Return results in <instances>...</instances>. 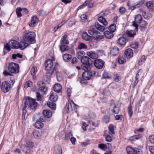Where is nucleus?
<instances>
[{"mask_svg": "<svg viewBox=\"0 0 154 154\" xmlns=\"http://www.w3.org/2000/svg\"><path fill=\"white\" fill-rule=\"evenodd\" d=\"M63 60L65 61H70L72 58V56L69 54H66L63 55Z\"/></svg>", "mask_w": 154, "mask_h": 154, "instance_id": "c85d7f7f", "label": "nucleus"}, {"mask_svg": "<svg viewBox=\"0 0 154 154\" xmlns=\"http://www.w3.org/2000/svg\"><path fill=\"white\" fill-rule=\"evenodd\" d=\"M91 0H87L83 4L79 6L77 10L81 9L83 8L84 7L86 6L88 3L91 2Z\"/></svg>", "mask_w": 154, "mask_h": 154, "instance_id": "58836bf2", "label": "nucleus"}, {"mask_svg": "<svg viewBox=\"0 0 154 154\" xmlns=\"http://www.w3.org/2000/svg\"><path fill=\"white\" fill-rule=\"evenodd\" d=\"M35 127L38 129L42 128L44 126L43 123L39 121H37L35 123Z\"/></svg>", "mask_w": 154, "mask_h": 154, "instance_id": "2f4dec72", "label": "nucleus"}, {"mask_svg": "<svg viewBox=\"0 0 154 154\" xmlns=\"http://www.w3.org/2000/svg\"><path fill=\"white\" fill-rule=\"evenodd\" d=\"M118 62L120 64H124L126 62V61L123 57H120L118 58Z\"/></svg>", "mask_w": 154, "mask_h": 154, "instance_id": "a19ab883", "label": "nucleus"}, {"mask_svg": "<svg viewBox=\"0 0 154 154\" xmlns=\"http://www.w3.org/2000/svg\"><path fill=\"white\" fill-rule=\"evenodd\" d=\"M78 48L79 50L86 49L88 48L87 46L84 43L81 42H78Z\"/></svg>", "mask_w": 154, "mask_h": 154, "instance_id": "b1692460", "label": "nucleus"}, {"mask_svg": "<svg viewBox=\"0 0 154 154\" xmlns=\"http://www.w3.org/2000/svg\"><path fill=\"white\" fill-rule=\"evenodd\" d=\"M67 35H65L63 36V38L60 41L61 44H69L68 41L67 39Z\"/></svg>", "mask_w": 154, "mask_h": 154, "instance_id": "f704fd0d", "label": "nucleus"}, {"mask_svg": "<svg viewBox=\"0 0 154 154\" xmlns=\"http://www.w3.org/2000/svg\"><path fill=\"white\" fill-rule=\"evenodd\" d=\"M8 71L5 70L3 72V74L5 76L11 75V73H18L19 71V66L17 63H10L8 64Z\"/></svg>", "mask_w": 154, "mask_h": 154, "instance_id": "f257e3e1", "label": "nucleus"}, {"mask_svg": "<svg viewBox=\"0 0 154 154\" xmlns=\"http://www.w3.org/2000/svg\"><path fill=\"white\" fill-rule=\"evenodd\" d=\"M125 54L127 58H131L133 56V51L130 48H128L125 52Z\"/></svg>", "mask_w": 154, "mask_h": 154, "instance_id": "4468645a", "label": "nucleus"}, {"mask_svg": "<svg viewBox=\"0 0 154 154\" xmlns=\"http://www.w3.org/2000/svg\"><path fill=\"white\" fill-rule=\"evenodd\" d=\"M90 124L94 127L97 126L98 125V122L97 120H94L93 121L89 122Z\"/></svg>", "mask_w": 154, "mask_h": 154, "instance_id": "a18cd8bd", "label": "nucleus"}, {"mask_svg": "<svg viewBox=\"0 0 154 154\" xmlns=\"http://www.w3.org/2000/svg\"><path fill=\"white\" fill-rule=\"evenodd\" d=\"M11 46L10 44H9V45H8L7 43H6L4 45L5 48L8 51H9L11 50Z\"/></svg>", "mask_w": 154, "mask_h": 154, "instance_id": "680f3d73", "label": "nucleus"}, {"mask_svg": "<svg viewBox=\"0 0 154 154\" xmlns=\"http://www.w3.org/2000/svg\"><path fill=\"white\" fill-rule=\"evenodd\" d=\"M27 106L28 109H32L37 107V103L35 99L31 98H24L23 100L22 107L26 109Z\"/></svg>", "mask_w": 154, "mask_h": 154, "instance_id": "f03ea898", "label": "nucleus"}, {"mask_svg": "<svg viewBox=\"0 0 154 154\" xmlns=\"http://www.w3.org/2000/svg\"><path fill=\"white\" fill-rule=\"evenodd\" d=\"M69 49V47L65 45H62L60 47V49L62 51H65L68 50Z\"/></svg>", "mask_w": 154, "mask_h": 154, "instance_id": "4c0bfd02", "label": "nucleus"}, {"mask_svg": "<svg viewBox=\"0 0 154 154\" xmlns=\"http://www.w3.org/2000/svg\"><path fill=\"white\" fill-rule=\"evenodd\" d=\"M105 134L106 135V136L105 137L106 140V141L108 142H110L112 140L111 138L112 137V136L111 135L109 134H106V132H105Z\"/></svg>", "mask_w": 154, "mask_h": 154, "instance_id": "79ce46f5", "label": "nucleus"}, {"mask_svg": "<svg viewBox=\"0 0 154 154\" xmlns=\"http://www.w3.org/2000/svg\"><path fill=\"white\" fill-rule=\"evenodd\" d=\"M53 66V62L52 60H47L45 63V69L47 71L50 70Z\"/></svg>", "mask_w": 154, "mask_h": 154, "instance_id": "f8f14e48", "label": "nucleus"}, {"mask_svg": "<svg viewBox=\"0 0 154 154\" xmlns=\"http://www.w3.org/2000/svg\"><path fill=\"white\" fill-rule=\"evenodd\" d=\"M105 29L104 26L100 25L98 22H96L94 25L91 26L90 29L88 31V32L91 35L95 38L96 34L98 33V32L96 29L103 32Z\"/></svg>", "mask_w": 154, "mask_h": 154, "instance_id": "7ed1b4c3", "label": "nucleus"}, {"mask_svg": "<svg viewBox=\"0 0 154 154\" xmlns=\"http://www.w3.org/2000/svg\"><path fill=\"white\" fill-rule=\"evenodd\" d=\"M43 114L46 118H49L51 116L52 113L50 110H45L43 111Z\"/></svg>", "mask_w": 154, "mask_h": 154, "instance_id": "5701e85b", "label": "nucleus"}, {"mask_svg": "<svg viewBox=\"0 0 154 154\" xmlns=\"http://www.w3.org/2000/svg\"><path fill=\"white\" fill-rule=\"evenodd\" d=\"M91 60V59L88 57L87 56H84L81 59V61L83 64L91 63L90 62Z\"/></svg>", "mask_w": 154, "mask_h": 154, "instance_id": "aec40b11", "label": "nucleus"}, {"mask_svg": "<svg viewBox=\"0 0 154 154\" xmlns=\"http://www.w3.org/2000/svg\"><path fill=\"white\" fill-rule=\"evenodd\" d=\"M119 52V48L117 47H114L111 50L110 54L112 56H115L118 54Z\"/></svg>", "mask_w": 154, "mask_h": 154, "instance_id": "a211bd4d", "label": "nucleus"}, {"mask_svg": "<svg viewBox=\"0 0 154 154\" xmlns=\"http://www.w3.org/2000/svg\"><path fill=\"white\" fill-rule=\"evenodd\" d=\"M97 73L94 71H85L82 74V76L85 80H89L93 75H95Z\"/></svg>", "mask_w": 154, "mask_h": 154, "instance_id": "39448f33", "label": "nucleus"}, {"mask_svg": "<svg viewBox=\"0 0 154 154\" xmlns=\"http://www.w3.org/2000/svg\"><path fill=\"white\" fill-rule=\"evenodd\" d=\"M9 44L13 48L17 49L19 48V42L15 40L10 41Z\"/></svg>", "mask_w": 154, "mask_h": 154, "instance_id": "ddd939ff", "label": "nucleus"}, {"mask_svg": "<svg viewBox=\"0 0 154 154\" xmlns=\"http://www.w3.org/2000/svg\"><path fill=\"white\" fill-rule=\"evenodd\" d=\"M37 85L39 87V88H40L41 87H42L43 86L45 85V84L44 82L42 81H40L38 82L37 83Z\"/></svg>", "mask_w": 154, "mask_h": 154, "instance_id": "13d9d810", "label": "nucleus"}, {"mask_svg": "<svg viewBox=\"0 0 154 154\" xmlns=\"http://www.w3.org/2000/svg\"><path fill=\"white\" fill-rule=\"evenodd\" d=\"M92 36V35L91 36L88 35V33L85 32H83L82 35V38L86 41L90 40ZM92 37L93 36H92Z\"/></svg>", "mask_w": 154, "mask_h": 154, "instance_id": "bb28decb", "label": "nucleus"}, {"mask_svg": "<svg viewBox=\"0 0 154 154\" xmlns=\"http://www.w3.org/2000/svg\"><path fill=\"white\" fill-rule=\"evenodd\" d=\"M21 149L22 151L26 153H30V148L25 145H22L20 146Z\"/></svg>", "mask_w": 154, "mask_h": 154, "instance_id": "412c9836", "label": "nucleus"}, {"mask_svg": "<svg viewBox=\"0 0 154 154\" xmlns=\"http://www.w3.org/2000/svg\"><path fill=\"white\" fill-rule=\"evenodd\" d=\"M39 92L42 94H44L48 91L47 88L45 86L39 88L38 89Z\"/></svg>", "mask_w": 154, "mask_h": 154, "instance_id": "7c9ffc66", "label": "nucleus"}, {"mask_svg": "<svg viewBox=\"0 0 154 154\" xmlns=\"http://www.w3.org/2000/svg\"><path fill=\"white\" fill-rule=\"evenodd\" d=\"M80 17L81 20L83 22H84L87 19V16L85 14L82 15Z\"/></svg>", "mask_w": 154, "mask_h": 154, "instance_id": "bf43d9fd", "label": "nucleus"}, {"mask_svg": "<svg viewBox=\"0 0 154 154\" xmlns=\"http://www.w3.org/2000/svg\"><path fill=\"white\" fill-rule=\"evenodd\" d=\"M141 137L140 135H135L130 138V140L131 141L134 140L139 139Z\"/></svg>", "mask_w": 154, "mask_h": 154, "instance_id": "de8ad7c7", "label": "nucleus"}, {"mask_svg": "<svg viewBox=\"0 0 154 154\" xmlns=\"http://www.w3.org/2000/svg\"><path fill=\"white\" fill-rule=\"evenodd\" d=\"M58 98V96L56 95H54L52 93H51L50 97V99L52 102L56 101Z\"/></svg>", "mask_w": 154, "mask_h": 154, "instance_id": "72a5a7b5", "label": "nucleus"}, {"mask_svg": "<svg viewBox=\"0 0 154 154\" xmlns=\"http://www.w3.org/2000/svg\"><path fill=\"white\" fill-rule=\"evenodd\" d=\"M22 8H17L16 10V11L18 17H20L22 16V15L21 13V11H22Z\"/></svg>", "mask_w": 154, "mask_h": 154, "instance_id": "ea45409f", "label": "nucleus"}, {"mask_svg": "<svg viewBox=\"0 0 154 154\" xmlns=\"http://www.w3.org/2000/svg\"><path fill=\"white\" fill-rule=\"evenodd\" d=\"M47 105L53 110H55L56 109V104L53 102H48Z\"/></svg>", "mask_w": 154, "mask_h": 154, "instance_id": "cd10ccee", "label": "nucleus"}, {"mask_svg": "<svg viewBox=\"0 0 154 154\" xmlns=\"http://www.w3.org/2000/svg\"><path fill=\"white\" fill-rule=\"evenodd\" d=\"M33 135L35 138H38L39 137V133L38 131H34L33 133Z\"/></svg>", "mask_w": 154, "mask_h": 154, "instance_id": "69168bd1", "label": "nucleus"}, {"mask_svg": "<svg viewBox=\"0 0 154 154\" xmlns=\"http://www.w3.org/2000/svg\"><path fill=\"white\" fill-rule=\"evenodd\" d=\"M32 85V82L30 81H28L25 82L24 85V88H27L29 87H30Z\"/></svg>", "mask_w": 154, "mask_h": 154, "instance_id": "e433bc0d", "label": "nucleus"}, {"mask_svg": "<svg viewBox=\"0 0 154 154\" xmlns=\"http://www.w3.org/2000/svg\"><path fill=\"white\" fill-rule=\"evenodd\" d=\"M128 154H141V152L140 151L135 149L131 147H127L126 148Z\"/></svg>", "mask_w": 154, "mask_h": 154, "instance_id": "9d476101", "label": "nucleus"}, {"mask_svg": "<svg viewBox=\"0 0 154 154\" xmlns=\"http://www.w3.org/2000/svg\"><path fill=\"white\" fill-rule=\"evenodd\" d=\"M98 147L99 148L103 150H105L107 148V146L106 144L103 143H100L98 145Z\"/></svg>", "mask_w": 154, "mask_h": 154, "instance_id": "603ef678", "label": "nucleus"}, {"mask_svg": "<svg viewBox=\"0 0 154 154\" xmlns=\"http://www.w3.org/2000/svg\"><path fill=\"white\" fill-rule=\"evenodd\" d=\"M124 34L125 35L130 37H133L135 35L134 31L132 30H127Z\"/></svg>", "mask_w": 154, "mask_h": 154, "instance_id": "4be33fe9", "label": "nucleus"}, {"mask_svg": "<svg viewBox=\"0 0 154 154\" xmlns=\"http://www.w3.org/2000/svg\"><path fill=\"white\" fill-rule=\"evenodd\" d=\"M116 24H111L109 27V31L112 33L114 32L116 30Z\"/></svg>", "mask_w": 154, "mask_h": 154, "instance_id": "c9c22d12", "label": "nucleus"}, {"mask_svg": "<svg viewBox=\"0 0 154 154\" xmlns=\"http://www.w3.org/2000/svg\"><path fill=\"white\" fill-rule=\"evenodd\" d=\"M35 33L33 32H31L26 33L23 37L24 40L30 44L35 43Z\"/></svg>", "mask_w": 154, "mask_h": 154, "instance_id": "20e7f679", "label": "nucleus"}, {"mask_svg": "<svg viewBox=\"0 0 154 154\" xmlns=\"http://www.w3.org/2000/svg\"><path fill=\"white\" fill-rule=\"evenodd\" d=\"M149 150L152 154H154V146H151L149 147Z\"/></svg>", "mask_w": 154, "mask_h": 154, "instance_id": "338daca9", "label": "nucleus"}, {"mask_svg": "<svg viewBox=\"0 0 154 154\" xmlns=\"http://www.w3.org/2000/svg\"><path fill=\"white\" fill-rule=\"evenodd\" d=\"M30 72L31 75L34 76L37 72V68L35 67H33L31 70Z\"/></svg>", "mask_w": 154, "mask_h": 154, "instance_id": "c03bdc74", "label": "nucleus"}, {"mask_svg": "<svg viewBox=\"0 0 154 154\" xmlns=\"http://www.w3.org/2000/svg\"><path fill=\"white\" fill-rule=\"evenodd\" d=\"M146 60V57L145 56H143L139 61L138 62L139 65H141L142 64V63L144 62Z\"/></svg>", "mask_w": 154, "mask_h": 154, "instance_id": "5fc2aeb1", "label": "nucleus"}, {"mask_svg": "<svg viewBox=\"0 0 154 154\" xmlns=\"http://www.w3.org/2000/svg\"><path fill=\"white\" fill-rule=\"evenodd\" d=\"M22 119L24 120L25 118L26 114V113L27 111L26 108H25L23 107H22Z\"/></svg>", "mask_w": 154, "mask_h": 154, "instance_id": "09e8293b", "label": "nucleus"}, {"mask_svg": "<svg viewBox=\"0 0 154 154\" xmlns=\"http://www.w3.org/2000/svg\"><path fill=\"white\" fill-rule=\"evenodd\" d=\"M131 48L134 49H137L138 48L137 43L136 42H135L132 44L131 45Z\"/></svg>", "mask_w": 154, "mask_h": 154, "instance_id": "e2e57ef3", "label": "nucleus"}, {"mask_svg": "<svg viewBox=\"0 0 154 154\" xmlns=\"http://www.w3.org/2000/svg\"><path fill=\"white\" fill-rule=\"evenodd\" d=\"M38 19L36 16H33L31 19V21L29 23V25L30 27H34L38 23Z\"/></svg>", "mask_w": 154, "mask_h": 154, "instance_id": "9b49d317", "label": "nucleus"}, {"mask_svg": "<svg viewBox=\"0 0 154 154\" xmlns=\"http://www.w3.org/2000/svg\"><path fill=\"white\" fill-rule=\"evenodd\" d=\"M149 142L152 143H154V135L150 136L149 138Z\"/></svg>", "mask_w": 154, "mask_h": 154, "instance_id": "0e129e2a", "label": "nucleus"}, {"mask_svg": "<svg viewBox=\"0 0 154 154\" xmlns=\"http://www.w3.org/2000/svg\"><path fill=\"white\" fill-rule=\"evenodd\" d=\"M104 34L106 37L108 39H110L112 38L113 36V33L108 31H106L104 32Z\"/></svg>", "mask_w": 154, "mask_h": 154, "instance_id": "393cba45", "label": "nucleus"}, {"mask_svg": "<svg viewBox=\"0 0 154 154\" xmlns=\"http://www.w3.org/2000/svg\"><path fill=\"white\" fill-rule=\"evenodd\" d=\"M112 111L114 113L117 114L119 113V109L118 107H117L116 105H115L113 107Z\"/></svg>", "mask_w": 154, "mask_h": 154, "instance_id": "49530a36", "label": "nucleus"}, {"mask_svg": "<svg viewBox=\"0 0 154 154\" xmlns=\"http://www.w3.org/2000/svg\"><path fill=\"white\" fill-rule=\"evenodd\" d=\"M56 154H62V150L60 147L58 148V149L55 151Z\"/></svg>", "mask_w": 154, "mask_h": 154, "instance_id": "774afa93", "label": "nucleus"}, {"mask_svg": "<svg viewBox=\"0 0 154 154\" xmlns=\"http://www.w3.org/2000/svg\"><path fill=\"white\" fill-rule=\"evenodd\" d=\"M56 68L55 66H54V68L53 69H50V70L48 71V72L49 74L51 75H52L54 73V71H56Z\"/></svg>", "mask_w": 154, "mask_h": 154, "instance_id": "052dcab7", "label": "nucleus"}, {"mask_svg": "<svg viewBox=\"0 0 154 154\" xmlns=\"http://www.w3.org/2000/svg\"><path fill=\"white\" fill-rule=\"evenodd\" d=\"M85 54V53L84 51H80L77 53L76 56L79 59H81L82 57H84Z\"/></svg>", "mask_w": 154, "mask_h": 154, "instance_id": "473e14b6", "label": "nucleus"}, {"mask_svg": "<svg viewBox=\"0 0 154 154\" xmlns=\"http://www.w3.org/2000/svg\"><path fill=\"white\" fill-rule=\"evenodd\" d=\"M88 116L90 118L94 119L96 117V115L95 113L91 111H90L88 113Z\"/></svg>", "mask_w": 154, "mask_h": 154, "instance_id": "6e6d98bb", "label": "nucleus"}, {"mask_svg": "<svg viewBox=\"0 0 154 154\" xmlns=\"http://www.w3.org/2000/svg\"><path fill=\"white\" fill-rule=\"evenodd\" d=\"M70 105L72 110H75L78 107V106L75 104L73 101H71Z\"/></svg>", "mask_w": 154, "mask_h": 154, "instance_id": "37998d69", "label": "nucleus"}, {"mask_svg": "<svg viewBox=\"0 0 154 154\" xmlns=\"http://www.w3.org/2000/svg\"><path fill=\"white\" fill-rule=\"evenodd\" d=\"M38 92H36L37 100V101L41 100H42V96Z\"/></svg>", "mask_w": 154, "mask_h": 154, "instance_id": "864d4df0", "label": "nucleus"}, {"mask_svg": "<svg viewBox=\"0 0 154 154\" xmlns=\"http://www.w3.org/2000/svg\"><path fill=\"white\" fill-rule=\"evenodd\" d=\"M11 87V85L7 81H4L2 83L1 89L4 93H6L8 92Z\"/></svg>", "mask_w": 154, "mask_h": 154, "instance_id": "423d86ee", "label": "nucleus"}, {"mask_svg": "<svg viewBox=\"0 0 154 154\" xmlns=\"http://www.w3.org/2000/svg\"><path fill=\"white\" fill-rule=\"evenodd\" d=\"M29 44H30L26 42V41L24 40V39H23V40L21 41L19 43V47L21 49L23 50L26 48Z\"/></svg>", "mask_w": 154, "mask_h": 154, "instance_id": "2eb2a0df", "label": "nucleus"}, {"mask_svg": "<svg viewBox=\"0 0 154 154\" xmlns=\"http://www.w3.org/2000/svg\"><path fill=\"white\" fill-rule=\"evenodd\" d=\"M128 114L129 115V116L130 117H131L132 114L133 112L132 111V109H131V105H130L128 107Z\"/></svg>", "mask_w": 154, "mask_h": 154, "instance_id": "8fccbe9b", "label": "nucleus"}, {"mask_svg": "<svg viewBox=\"0 0 154 154\" xmlns=\"http://www.w3.org/2000/svg\"><path fill=\"white\" fill-rule=\"evenodd\" d=\"M94 64L95 67L99 69H101L103 66L104 62L102 60L99 59L94 61Z\"/></svg>", "mask_w": 154, "mask_h": 154, "instance_id": "6e6552de", "label": "nucleus"}, {"mask_svg": "<svg viewBox=\"0 0 154 154\" xmlns=\"http://www.w3.org/2000/svg\"><path fill=\"white\" fill-rule=\"evenodd\" d=\"M105 14L103 12H100L98 15V20L101 23H102L104 25L106 26L107 24V22L106 19L102 16V15H104Z\"/></svg>", "mask_w": 154, "mask_h": 154, "instance_id": "1a4fd4ad", "label": "nucleus"}, {"mask_svg": "<svg viewBox=\"0 0 154 154\" xmlns=\"http://www.w3.org/2000/svg\"><path fill=\"white\" fill-rule=\"evenodd\" d=\"M117 42L120 46L123 47L126 44V39L124 37H120L118 39Z\"/></svg>", "mask_w": 154, "mask_h": 154, "instance_id": "f3484780", "label": "nucleus"}, {"mask_svg": "<svg viewBox=\"0 0 154 154\" xmlns=\"http://www.w3.org/2000/svg\"><path fill=\"white\" fill-rule=\"evenodd\" d=\"M142 17L140 15H137L135 18L133 22L132 25L135 27V29H138V25L137 23H140L142 21Z\"/></svg>", "mask_w": 154, "mask_h": 154, "instance_id": "0eeeda50", "label": "nucleus"}, {"mask_svg": "<svg viewBox=\"0 0 154 154\" xmlns=\"http://www.w3.org/2000/svg\"><path fill=\"white\" fill-rule=\"evenodd\" d=\"M146 6L149 9H152L153 7V3L151 1L148 2L146 3Z\"/></svg>", "mask_w": 154, "mask_h": 154, "instance_id": "3c124183", "label": "nucleus"}, {"mask_svg": "<svg viewBox=\"0 0 154 154\" xmlns=\"http://www.w3.org/2000/svg\"><path fill=\"white\" fill-rule=\"evenodd\" d=\"M54 89L56 92L61 93L62 92V86L59 84H56L54 86Z\"/></svg>", "mask_w": 154, "mask_h": 154, "instance_id": "6ab92c4d", "label": "nucleus"}, {"mask_svg": "<svg viewBox=\"0 0 154 154\" xmlns=\"http://www.w3.org/2000/svg\"><path fill=\"white\" fill-rule=\"evenodd\" d=\"M114 79L116 82H118L121 79L120 77L117 74H115L114 75Z\"/></svg>", "mask_w": 154, "mask_h": 154, "instance_id": "4d7b16f0", "label": "nucleus"}, {"mask_svg": "<svg viewBox=\"0 0 154 154\" xmlns=\"http://www.w3.org/2000/svg\"><path fill=\"white\" fill-rule=\"evenodd\" d=\"M91 63L84 64L82 66V69L85 71L89 70L90 69Z\"/></svg>", "mask_w": 154, "mask_h": 154, "instance_id": "a878e982", "label": "nucleus"}, {"mask_svg": "<svg viewBox=\"0 0 154 154\" xmlns=\"http://www.w3.org/2000/svg\"><path fill=\"white\" fill-rule=\"evenodd\" d=\"M109 134L112 136L113 134H115V132L114 129V126L110 124L108 127Z\"/></svg>", "mask_w": 154, "mask_h": 154, "instance_id": "c756f323", "label": "nucleus"}, {"mask_svg": "<svg viewBox=\"0 0 154 154\" xmlns=\"http://www.w3.org/2000/svg\"><path fill=\"white\" fill-rule=\"evenodd\" d=\"M87 55L92 59H96L98 58L97 53L94 51H90L87 52Z\"/></svg>", "mask_w": 154, "mask_h": 154, "instance_id": "dca6fc26", "label": "nucleus"}]
</instances>
